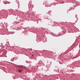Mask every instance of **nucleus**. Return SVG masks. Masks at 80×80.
Listing matches in <instances>:
<instances>
[{
	"mask_svg": "<svg viewBox=\"0 0 80 80\" xmlns=\"http://www.w3.org/2000/svg\"><path fill=\"white\" fill-rule=\"evenodd\" d=\"M18 71L19 72H22V70H18Z\"/></svg>",
	"mask_w": 80,
	"mask_h": 80,
	"instance_id": "nucleus-1",
	"label": "nucleus"
},
{
	"mask_svg": "<svg viewBox=\"0 0 80 80\" xmlns=\"http://www.w3.org/2000/svg\"><path fill=\"white\" fill-rule=\"evenodd\" d=\"M32 57H34V55L32 54Z\"/></svg>",
	"mask_w": 80,
	"mask_h": 80,
	"instance_id": "nucleus-2",
	"label": "nucleus"
},
{
	"mask_svg": "<svg viewBox=\"0 0 80 80\" xmlns=\"http://www.w3.org/2000/svg\"><path fill=\"white\" fill-rule=\"evenodd\" d=\"M4 3H5V4H7V2H6Z\"/></svg>",
	"mask_w": 80,
	"mask_h": 80,
	"instance_id": "nucleus-3",
	"label": "nucleus"
}]
</instances>
